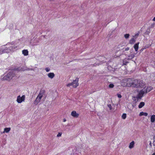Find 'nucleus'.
Returning <instances> with one entry per match:
<instances>
[{"instance_id":"f257e3e1","label":"nucleus","mask_w":155,"mask_h":155,"mask_svg":"<svg viewBox=\"0 0 155 155\" xmlns=\"http://www.w3.org/2000/svg\"><path fill=\"white\" fill-rule=\"evenodd\" d=\"M134 80L133 81L131 78H126L123 80L121 82V85L124 86L134 87Z\"/></svg>"},{"instance_id":"f03ea898","label":"nucleus","mask_w":155,"mask_h":155,"mask_svg":"<svg viewBox=\"0 0 155 155\" xmlns=\"http://www.w3.org/2000/svg\"><path fill=\"white\" fill-rule=\"evenodd\" d=\"M134 87L137 88H142L144 87L145 84L143 82V81L137 79L134 80Z\"/></svg>"},{"instance_id":"7ed1b4c3","label":"nucleus","mask_w":155,"mask_h":155,"mask_svg":"<svg viewBox=\"0 0 155 155\" xmlns=\"http://www.w3.org/2000/svg\"><path fill=\"white\" fill-rule=\"evenodd\" d=\"M78 78H76L75 80L73 81L72 83H69L67 85V86L70 87V86H72L74 88L76 87L78 85Z\"/></svg>"},{"instance_id":"20e7f679","label":"nucleus","mask_w":155,"mask_h":155,"mask_svg":"<svg viewBox=\"0 0 155 155\" xmlns=\"http://www.w3.org/2000/svg\"><path fill=\"white\" fill-rule=\"evenodd\" d=\"M25 96L23 95L22 97H21L20 95H19L17 97V101L19 103H20L22 101H24L25 99Z\"/></svg>"},{"instance_id":"39448f33","label":"nucleus","mask_w":155,"mask_h":155,"mask_svg":"<svg viewBox=\"0 0 155 155\" xmlns=\"http://www.w3.org/2000/svg\"><path fill=\"white\" fill-rule=\"evenodd\" d=\"M145 93H146L145 87L139 91L137 96H138V97L141 99Z\"/></svg>"},{"instance_id":"423d86ee","label":"nucleus","mask_w":155,"mask_h":155,"mask_svg":"<svg viewBox=\"0 0 155 155\" xmlns=\"http://www.w3.org/2000/svg\"><path fill=\"white\" fill-rule=\"evenodd\" d=\"M8 76L10 79H12V78L15 76V74L14 73V71H11L7 74V76Z\"/></svg>"},{"instance_id":"0eeeda50","label":"nucleus","mask_w":155,"mask_h":155,"mask_svg":"<svg viewBox=\"0 0 155 155\" xmlns=\"http://www.w3.org/2000/svg\"><path fill=\"white\" fill-rule=\"evenodd\" d=\"M41 98V97L38 96L36 99L35 101L34 104L35 105H37L38 104V103L40 102Z\"/></svg>"},{"instance_id":"6e6552de","label":"nucleus","mask_w":155,"mask_h":155,"mask_svg":"<svg viewBox=\"0 0 155 155\" xmlns=\"http://www.w3.org/2000/svg\"><path fill=\"white\" fill-rule=\"evenodd\" d=\"M133 99L135 103L134 106H136V103L139 101L141 99L138 97V96H137V97H133Z\"/></svg>"},{"instance_id":"1a4fd4ad","label":"nucleus","mask_w":155,"mask_h":155,"mask_svg":"<svg viewBox=\"0 0 155 155\" xmlns=\"http://www.w3.org/2000/svg\"><path fill=\"white\" fill-rule=\"evenodd\" d=\"M71 115L73 117L76 118L78 117L79 115V114L76 113V112L75 111H72L71 113Z\"/></svg>"},{"instance_id":"9d476101","label":"nucleus","mask_w":155,"mask_h":155,"mask_svg":"<svg viewBox=\"0 0 155 155\" xmlns=\"http://www.w3.org/2000/svg\"><path fill=\"white\" fill-rule=\"evenodd\" d=\"M6 49H4L3 48H0V54L3 53L8 52V51Z\"/></svg>"},{"instance_id":"9b49d317","label":"nucleus","mask_w":155,"mask_h":155,"mask_svg":"<svg viewBox=\"0 0 155 155\" xmlns=\"http://www.w3.org/2000/svg\"><path fill=\"white\" fill-rule=\"evenodd\" d=\"M48 76L49 78L52 79L54 77L55 75L53 73H50L48 74Z\"/></svg>"},{"instance_id":"f8f14e48","label":"nucleus","mask_w":155,"mask_h":155,"mask_svg":"<svg viewBox=\"0 0 155 155\" xmlns=\"http://www.w3.org/2000/svg\"><path fill=\"white\" fill-rule=\"evenodd\" d=\"M153 89V87L151 86L148 87L146 89H145L146 93H147Z\"/></svg>"},{"instance_id":"ddd939ff","label":"nucleus","mask_w":155,"mask_h":155,"mask_svg":"<svg viewBox=\"0 0 155 155\" xmlns=\"http://www.w3.org/2000/svg\"><path fill=\"white\" fill-rule=\"evenodd\" d=\"M139 44V42H137V43L135 44L134 46V48L135 49V50L136 51H137L138 48V45Z\"/></svg>"},{"instance_id":"4468645a","label":"nucleus","mask_w":155,"mask_h":155,"mask_svg":"<svg viewBox=\"0 0 155 155\" xmlns=\"http://www.w3.org/2000/svg\"><path fill=\"white\" fill-rule=\"evenodd\" d=\"M22 54L25 56H27L28 55V51L27 50H24L22 51Z\"/></svg>"},{"instance_id":"2eb2a0df","label":"nucleus","mask_w":155,"mask_h":155,"mask_svg":"<svg viewBox=\"0 0 155 155\" xmlns=\"http://www.w3.org/2000/svg\"><path fill=\"white\" fill-rule=\"evenodd\" d=\"M11 128L10 127L5 128L4 129V131H3V133H4L5 132L8 133L9 132Z\"/></svg>"},{"instance_id":"dca6fc26","label":"nucleus","mask_w":155,"mask_h":155,"mask_svg":"<svg viewBox=\"0 0 155 155\" xmlns=\"http://www.w3.org/2000/svg\"><path fill=\"white\" fill-rule=\"evenodd\" d=\"M134 141H132L130 143L129 146V148L130 149H131L133 148L134 147Z\"/></svg>"},{"instance_id":"f3484780","label":"nucleus","mask_w":155,"mask_h":155,"mask_svg":"<svg viewBox=\"0 0 155 155\" xmlns=\"http://www.w3.org/2000/svg\"><path fill=\"white\" fill-rule=\"evenodd\" d=\"M151 121L152 123L154 122L155 121V115H152L151 117Z\"/></svg>"},{"instance_id":"a211bd4d","label":"nucleus","mask_w":155,"mask_h":155,"mask_svg":"<svg viewBox=\"0 0 155 155\" xmlns=\"http://www.w3.org/2000/svg\"><path fill=\"white\" fill-rule=\"evenodd\" d=\"M145 104V103L144 102H141L140 103L139 105L138 106V107L139 108H142Z\"/></svg>"},{"instance_id":"6ab92c4d","label":"nucleus","mask_w":155,"mask_h":155,"mask_svg":"<svg viewBox=\"0 0 155 155\" xmlns=\"http://www.w3.org/2000/svg\"><path fill=\"white\" fill-rule=\"evenodd\" d=\"M135 41V39L134 37L132 38L129 41V43L132 44L134 43Z\"/></svg>"},{"instance_id":"aec40b11","label":"nucleus","mask_w":155,"mask_h":155,"mask_svg":"<svg viewBox=\"0 0 155 155\" xmlns=\"http://www.w3.org/2000/svg\"><path fill=\"white\" fill-rule=\"evenodd\" d=\"M148 115V114L147 113H145L143 112H141L139 114V116H141L143 115L147 116Z\"/></svg>"},{"instance_id":"412c9836","label":"nucleus","mask_w":155,"mask_h":155,"mask_svg":"<svg viewBox=\"0 0 155 155\" xmlns=\"http://www.w3.org/2000/svg\"><path fill=\"white\" fill-rule=\"evenodd\" d=\"M11 79L10 78H9V76H7V74L3 78V80H9Z\"/></svg>"},{"instance_id":"4be33fe9","label":"nucleus","mask_w":155,"mask_h":155,"mask_svg":"<svg viewBox=\"0 0 155 155\" xmlns=\"http://www.w3.org/2000/svg\"><path fill=\"white\" fill-rule=\"evenodd\" d=\"M44 91H40V92L38 96L42 97L43 96V95H44Z\"/></svg>"},{"instance_id":"5701e85b","label":"nucleus","mask_w":155,"mask_h":155,"mask_svg":"<svg viewBox=\"0 0 155 155\" xmlns=\"http://www.w3.org/2000/svg\"><path fill=\"white\" fill-rule=\"evenodd\" d=\"M139 33H140V32L138 31V32H137V33L136 34H135V35H134V36H133V37L134 38H135V39H136L137 37L139 36Z\"/></svg>"},{"instance_id":"b1692460","label":"nucleus","mask_w":155,"mask_h":155,"mask_svg":"<svg viewBox=\"0 0 155 155\" xmlns=\"http://www.w3.org/2000/svg\"><path fill=\"white\" fill-rule=\"evenodd\" d=\"M130 36V35L128 34H127L124 35V36L126 39H128L129 38Z\"/></svg>"},{"instance_id":"393cba45","label":"nucleus","mask_w":155,"mask_h":155,"mask_svg":"<svg viewBox=\"0 0 155 155\" xmlns=\"http://www.w3.org/2000/svg\"><path fill=\"white\" fill-rule=\"evenodd\" d=\"M121 117L123 119H125L126 117V114H122Z\"/></svg>"},{"instance_id":"a878e982","label":"nucleus","mask_w":155,"mask_h":155,"mask_svg":"<svg viewBox=\"0 0 155 155\" xmlns=\"http://www.w3.org/2000/svg\"><path fill=\"white\" fill-rule=\"evenodd\" d=\"M128 63V62H127L126 60H124L123 61V63L124 64L126 65L127 63Z\"/></svg>"},{"instance_id":"bb28decb","label":"nucleus","mask_w":155,"mask_h":155,"mask_svg":"<svg viewBox=\"0 0 155 155\" xmlns=\"http://www.w3.org/2000/svg\"><path fill=\"white\" fill-rule=\"evenodd\" d=\"M114 85L113 84H109V87H110V88H112L114 87Z\"/></svg>"},{"instance_id":"cd10ccee","label":"nucleus","mask_w":155,"mask_h":155,"mask_svg":"<svg viewBox=\"0 0 155 155\" xmlns=\"http://www.w3.org/2000/svg\"><path fill=\"white\" fill-rule=\"evenodd\" d=\"M153 146H155V135L153 136Z\"/></svg>"},{"instance_id":"c85d7f7f","label":"nucleus","mask_w":155,"mask_h":155,"mask_svg":"<svg viewBox=\"0 0 155 155\" xmlns=\"http://www.w3.org/2000/svg\"><path fill=\"white\" fill-rule=\"evenodd\" d=\"M45 70L46 72H48L50 71V69L48 68H45Z\"/></svg>"},{"instance_id":"c756f323","label":"nucleus","mask_w":155,"mask_h":155,"mask_svg":"<svg viewBox=\"0 0 155 155\" xmlns=\"http://www.w3.org/2000/svg\"><path fill=\"white\" fill-rule=\"evenodd\" d=\"M62 133H59L57 135V137H59L61 136Z\"/></svg>"},{"instance_id":"7c9ffc66","label":"nucleus","mask_w":155,"mask_h":155,"mask_svg":"<svg viewBox=\"0 0 155 155\" xmlns=\"http://www.w3.org/2000/svg\"><path fill=\"white\" fill-rule=\"evenodd\" d=\"M108 106L109 108H110V110H111L112 109L111 108L112 107H111V105L110 104L108 105Z\"/></svg>"},{"instance_id":"2f4dec72","label":"nucleus","mask_w":155,"mask_h":155,"mask_svg":"<svg viewBox=\"0 0 155 155\" xmlns=\"http://www.w3.org/2000/svg\"><path fill=\"white\" fill-rule=\"evenodd\" d=\"M117 95L119 98H121L122 97L121 95L120 94H117Z\"/></svg>"},{"instance_id":"473e14b6","label":"nucleus","mask_w":155,"mask_h":155,"mask_svg":"<svg viewBox=\"0 0 155 155\" xmlns=\"http://www.w3.org/2000/svg\"><path fill=\"white\" fill-rule=\"evenodd\" d=\"M145 33L147 35H149L150 33V31L147 30L146 31Z\"/></svg>"},{"instance_id":"72a5a7b5","label":"nucleus","mask_w":155,"mask_h":155,"mask_svg":"<svg viewBox=\"0 0 155 155\" xmlns=\"http://www.w3.org/2000/svg\"><path fill=\"white\" fill-rule=\"evenodd\" d=\"M149 145L150 147H151L152 146V142L151 141H150Z\"/></svg>"},{"instance_id":"f704fd0d","label":"nucleus","mask_w":155,"mask_h":155,"mask_svg":"<svg viewBox=\"0 0 155 155\" xmlns=\"http://www.w3.org/2000/svg\"><path fill=\"white\" fill-rule=\"evenodd\" d=\"M129 49V48L127 47L125 49V51H127Z\"/></svg>"},{"instance_id":"c9c22d12","label":"nucleus","mask_w":155,"mask_h":155,"mask_svg":"<svg viewBox=\"0 0 155 155\" xmlns=\"http://www.w3.org/2000/svg\"><path fill=\"white\" fill-rule=\"evenodd\" d=\"M120 47H122V46H121V45H118V46L117 47H118V48H120Z\"/></svg>"},{"instance_id":"e433bc0d","label":"nucleus","mask_w":155,"mask_h":155,"mask_svg":"<svg viewBox=\"0 0 155 155\" xmlns=\"http://www.w3.org/2000/svg\"><path fill=\"white\" fill-rule=\"evenodd\" d=\"M134 104H135V103H133V105H132V106L134 107L135 106H134Z\"/></svg>"},{"instance_id":"4c0bfd02","label":"nucleus","mask_w":155,"mask_h":155,"mask_svg":"<svg viewBox=\"0 0 155 155\" xmlns=\"http://www.w3.org/2000/svg\"><path fill=\"white\" fill-rule=\"evenodd\" d=\"M66 121V119H63V122H65Z\"/></svg>"},{"instance_id":"58836bf2","label":"nucleus","mask_w":155,"mask_h":155,"mask_svg":"<svg viewBox=\"0 0 155 155\" xmlns=\"http://www.w3.org/2000/svg\"><path fill=\"white\" fill-rule=\"evenodd\" d=\"M153 21H155V17L154 18H153Z\"/></svg>"},{"instance_id":"ea45409f","label":"nucleus","mask_w":155,"mask_h":155,"mask_svg":"<svg viewBox=\"0 0 155 155\" xmlns=\"http://www.w3.org/2000/svg\"><path fill=\"white\" fill-rule=\"evenodd\" d=\"M134 57V55H133L132 56V58H133Z\"/></svg>"},{"instance_id":"a19ab883","label":"nucleus","mask_w":155,"mask_h":155,"mask_svg":"<svg viewBox=\"0 0 155 155\" xmlns=\"http://www.w3.org/2000/svg\"><path fill=\"white\" fill-rule=\"evenodd\" d=\"M152 155H155V153H153Z\"/></svg>"},{"instance_id":"79ce46f5","label":"nucleus","mask_w":155,"mask_h":155,"mask_svg":"<svg viewBox=\"0 0 155 155\" xmlns=\"http://www.w3.org/2000/svg\"><path fill=\"white\" fill-rule=\"evenodd\" d=\"M120 50V49H117V51H119V50Z\"/></svg>"}]
</instances>
